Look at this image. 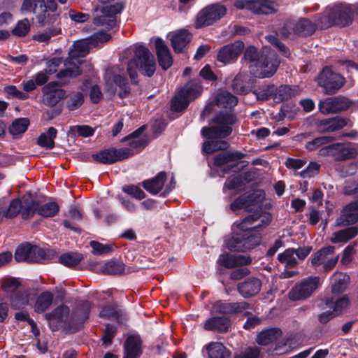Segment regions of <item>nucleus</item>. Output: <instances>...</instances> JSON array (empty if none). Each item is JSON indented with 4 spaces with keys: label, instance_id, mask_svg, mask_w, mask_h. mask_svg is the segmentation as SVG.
Wrapping results in <instances>:
<instances>
[{
    "label": "nucleus",
    "instance_id": "nucleus-35",
    "mask_svg": "<svg viewBox=\"0 0 358 358\" xmlns=\"http://www.w3.org/2000/svg\"><path fill=\"white\" fill-rule=\"evenodd\" d=\"M358 235V225L348 227L333 234L330 238L332 243H348Z\"/></svg>",
    "mask_w": 358,
    "mask_h": 358
},
{
    "label": "nucleus",
    "instance_id": "nucleus-45",
    "mask_svg": "<svg viewBox=\"0 0 358 358\" xmlns=\"http://www.w3.org/2000/svg\"><path fill=\"white\" fill-rule=\"evenodd\" d=\"M45 9H42L41 11L39 12V14L36 15V19L38 24L41 26H46V25H53L55 23H59V16L60 13H53L50 14L48 13L47 8L45 6Z\"/></svg>",
    "mask_w": 358,
    "mask_h": 358
},
{
    "label": "nucleus",
    "instance_id": "nucleus-51",
    "mask_svg": "<svg viewBox=\"0 0 358 358\" xmlns=\"http://www.w3.org/2000/svg\"><path fill=\"white\" fill-rule=\"evenodd\" d=\"M294 248L286 249L283 252L278 255V260L280 263L285 264L287 268H294L298 264V262L294 257Z\"/></svg>",
    "mask_w": 358,
    "mask_h": 358
},
{
    "label": "nucleus",
    "instance_id": "nucleus-40",
    "mask_svg": "<svg viewBox=\"0 0 358 358\" xmlns=\"http://www.w3.org/2000/svg\"><path fill=\"white\" fill-rule=\"evenodd\" d=\"M57 135V130L53 127L48 129L46 132L40 134L37 138V144L48 150H52L55 147V139Z\"/></svg>",
    "mask_w": 358,
    "mask_h": 358
},
{
    "label": "nucleus",
    "instance_id": "nucleus-42",
    "mask_svg": "<svg viewBox=\"0 0 358 358\" xmlns=\"http://www.w3.org/2000/svg\"><path fill=\"white\" fill-rule=\"evenodd\" d=\"M11 308L14 310L22 309L28 303L27 294L22 290H17L8 296Z\"/></svg>",
    "mask_w": 358,
    "mask_h": 358
},
{
    "label": "nucleus",
    "instance_id": "nucleus-27",
    "mask_svg": "<svg viewBox=\"0 0 358 358\" xmlns=\"http://www.w3.org/2000/svg\"><path fill=\"white\" fill-rule=\"evenodd\" d=\"M251 258L242 255H232L228 253L221 254L217 261L220 266L226 268H236L239 266H246L251 264Z\"/></svg>",
    "mask_w": 358,
    "mask_h": 358
},
{
    "label": "nucleus",
    "instance_id": "nucleus-63",
    "mask_svg": "<svg viewBox=\"0 0 358 358\" xmlns=\"http://www.w3.org/2000/svg\"><path fill=\"white\" fill-rule=\"evenodd\" d=\"M111 35L105 31H99L94 33L88 37L91 46L96 47L99 43H105L111 39Z\"/></svg>",
    "mask_w": 358,
    "mask_h": 358
},
{
    "label": "nucleus",
    "instance_id": "nucleus-16",
    "mask_svg": "<svg viewBox=\"0 0 358 358\" xmlns=\"http://www.w3.org/2000/svg\"><path fill=\"white\" fill-rule=\"evenodd\" d=\"M212 308L215 313L224 315H239L246 310L252 308L251 303L245 301L229 302L226 300L216 301Z\"/></svg>",
    "mask_w": 358,
    "mask_h": 358
},
{
    "label": "nucleus",
    "instance_id": "nucleus-24",
    "mask_svg": "<svg viewBox=\"0 0 358 358\" xmlns=\"http://www.w3.org/2000/svg\"><path fill=\"white\" fill-rule=\"evenodd\" d=\"M262 281L256 277H250L237 285L238 292L245 299L256 296L261 290Z\"/></svg>",
    "mask_w": 358,
    "mask_h": 358
},
{
    "label": "nucleus",
    "instance_id": "nucleus-49",
    "mask_svg": "<svg viewBox=\"0 0 358 358\" xmlns=\"http://www.w3.org/2000/svg\"><path fill=\"white\" fill-rule=\"evenodd\" d=\"M45 0H24L21 10L27 13H34L36 15L39 14L42 9H45Z\"/></svg>",
    "mask_w": 358,
    "mask_h": 358
},
{
    "label": "nucleus",
    "instance_id": "nucleus-23",
    "mask_svg": "<svg viewBox=\"0 0 358 358\" xmlns=\"http://www.w3.org/2000/svg\"><path fill=\"white\" fill-rule=\"evenodd\" d=\"M213 157V164L215 167L224 166L229 163L237 162L247 156V154L242 152L240 150H220Z\"/></svg>",
    "mask_w": 358,
    "mask_h": 358
},
{
    "label": "nucleus",
    "instance_id": "nucleus-9",
    "mask_svg": "<svg viewBox=\"0 0 358 358\" xmlns=\"http://www.w3.org/2000/svg\"><path fill=\"white\" fill-rule=\"evenodd\" d=\"M317 82L324 94L333 95L345 85L346 80L343 76L332 71L331 67L325 66L319 73Z\"/></svg>",
    "mask_w": 358,
    "mask_h": 358
},
{
    "label": "nucleus",
    "instance_id": "nucleus-20",
    "mask_svg": "<svg viewBox=\"0 0 358 358\" xmlns=\"http://www.w3.org/2000/svg\"><path fill=\"white\" fill-rule=\"evenodd\" d=\"M69 313V307L62 304L57 306L51 312L45 313L44 317L48 322L50 329L52 331H57L66 324Z\"/></svg>",
    "mask_w": 358,
    "mask_h": 358
},
{
    "label": "nucleus",
    "instance_id": "nucleus-17",
    "mask_svg": "<svg viewBox=\"0 0 358 358\" xmlns=\"http://www.w3.org/2000/svg\"><path fill=\"white\" fill-rule=\"evenodd\" d=\"M244 43L236 41L222 46L217 51L216 59L224 64L235 62L244 50Z\"/></svg>",
    "mask_w": 358,
    "mask_h": 358
},
{
    "label": "nucleus",
    "instance_id": "nucleus-11",
    "mask_svg": "<svg viewBox=\"0 0 358 358\" xmlns=\"http://www.w3.org/2000/svg\"><path fill=\"white\" fill-rule=\"evenodd\" d=\"M134 155V152L127 148L110 147L92 154V157L96 162L110 165L129 159Z\"/></svg>",
    "mask_w": 358,
    "mask_h": 358
},
{
    "label": "nucleus",
    "instance_id": "nucleus-4",
    "mask_svg": "<svg viewBox=\"0 0 358 358\" xmlns=\"http://www.w3.org/2000/svg\"><path fill=\"white\" fill-rule=\"evenodd\" d=\"M91 47L88 38L75 42L73 44V48L69 51V57L64 61V65L67 68L59 71L57 74V78H76L80 75L82 71L80 66L84 62L83 58L90 52Z\"/></svg>",
    "mask_w": 358,
    "mask_h": 358
},
{
    "label": "nucleus",
    "instance_id": "nucleus-26",
    "mask_svg": "<svg viewBox=\"0 0 358 358\" xmlns=\"http://www.w3.org/2000/svg\"><path fill=\"white\" fill-rule=\"evenodd\" d=\"M99 317L105 320L113 319L118 324L126 320L125 312L115 303L102 306Z\"/></svg>",
    "mask_w": 358,
    "mask_h": 358
},
{
    "label": "nucleus",
    "instance_id": "nucleus-36",
    "mask_svg": "<svg viewBox=\"0 0 358 358\" xmlns=\"http://www.w3.org/2000/svg\"><path fill=\"white\" fill-rule=\"evenodd\" d=\"M280 329L274 327L262 331L257 337V343L261 345H268L276 341L281 336Z\"/></svg>",
    "mask_w": 358,
    "mask_h": 358
},
{
    "label": "nucleus",
    "instance_id": "nucleus-50",
    "mask_svg": "<svg viewBox=\"0 0 358 358\" xmlns=\"http://www.w3.org/2000/svg\"><path fill=\"white\" fill-rule=\"evenodd\" d=\"M190 100H188L179 91L171 101V110L176 113L183 112L189 106Z\"/></svg>",
    "mask_w": 358,
    "mask_h": 358
},
{
    "label": "nucleus",
    "instance_id": "nucleus-31",
    "mask_svg": "<svg viewBox=\"0 0 358 358\" xmlns=\"http://www.w3.org/2000/svg\"><path fill=\"white\" fill-rule=\"evenodd\" d=\"M299 93L300 90L298 85H281L276 87L274 101L276 103L285 101L299 95Z\"/></svg>",
    "mask_w": 358,
    "mask_h": 358
},
{
    "label": "nucleus",
    "instance_id": "nucleus-29",
    "mask_svg": "<svg viewBox=\"0 0 358 358\" xmlns=\"http://www.w3.org/2000/svg\"><path fill=\"white\" fill-rule=\"evenodd\" d=\"M231 320L225 316H215L208 319L204 324L207 331H215L219 333L227 332L231 327Z\"/></svg>",
    "mask_w": 358,
    "mask_h": 358
},
{
    "label": "nucleus",
    "instance_id": "nucleus-55",
    "mask_svg": "<svg viewBox=\"0 0 358 358\" xmlns=\"http://www.w3.org/2000/svg\"><path fill=\"white\" fill-rule=\"evenodd\" d=\"M117 333V327L113 324L108 323L105 326L101 341L103 345L109 346L112 345L113 339Z\"/></svg>",
    "mask_w": 358,
    "mask_h": 358
},
{
    "label": "nucleus",
    "instance_id": "nucleus-5",
    "mask_svg": "<svg viewBox=\"0 0 358 358\" xmlns=\"http://www.w3.org/2000/svg\"><path fill=\"white\" fill-rule=\"evenodd\" d=\"M57 257L56 251L49 248H41L29 242L20 244L14 254L17 262L47 264Z\"/></svg>",
    "mask_w": 358,
    "mask_h": 358
},
{
    "label": "nucleus",
    "instance_id": "nucleus-62",
    "mask_svg": "<svg viewBox=\"0 0 358 358\" xmlns=\"http://www.w3.org/2000/svg\"><path fill=\"white\" fill-rule=\"evenodd\" d=\"M84 100V94L81 92H77L69 97L66 105V108L70 111L75 110L83 104Z\"/></svg>",
    "mask_w": 358,
    "mask_h": 358
},
{
    "label": "nucleus",
    "instance_id": "nucleus-12",
    "mask_svg": "<svg viewBox=\"0 0 358 358\" xmlns=\"http://www.w3.org/2000/svg\"><path fill=\"white\" fill-rule=\"evenodd\" d=\"M353 103L354 101L349 98L338 95L320 100L318 107L322 114H338L348 110Z\"/></svg>",
    "mask_w": 358,
    "mask_h": 358
},
{
    "label": "nucleus",
    "instance_id": "nucleus-54",
    "mask_svg": "<svg viewBox=\"0 0 358 358\" xmlns=\"http://www.w3.org/2000/svg\"><path fill=\"white\" fill-rule=\"evenodd\" d=\"M296 30V21L292 20H286L281 29L280 34L283 39L295 40L297 38Z\"/></svg>",
    "mask_w": 358,
    "mask_h": 358
},
{
    "label": "nucleus",
    "instance_id": "nucleus-18",
    "mask_svg": "<svg viewBox=\"0 0 358 358\" xmlns=\"http://www.w3.org/2000/svg\"><path fill=\"white\" fill-rule=\"evenodd\" d=\"M352 122L348 117L335 116L332 117L318 120L315 121L314 125L316 131L320 134L331 133L339 131Z\"/></svg>",
    "mask_w": 358,
    "mask_h": 358
},
{
    "label": "nucleus",
    "instance_id": "nucleus-13",
    "mask_svg": "<svg viewBox=\"0 0 358 358\" xmlns=\"http://www.w3.org/2000/svg\"><path fill=\"white\" fill-rule=\"evenodd\" d=\"M320 284L319 276H310L296 285L289 292V297L292 301L306 299L317 289Z\"/></svg>",
    "mask_w": 358,
    "mask_h": 358
},
{
    "label": "nucleus",
    "instance_id": "nucleus-39",
    "mask_svg": "<svg viewBox=\"0 0 358 358\" xmlns=\"http://www.w3.org/2000/svg\"><path fill=\"white\" fill-rule=\"evenodd\" d=\"M40 205L38 200L31 198H22V208L21 210V217L24 220L31 219L36 213H38V207Z\"/></svg>",
    "mask_w": 358,
    "mask_h": 358
},
{
    "label": "nucleus",
    "instance_id": "nucleus-32",
    "mask_svg": "<svg viewBox=\"0 0 358 358\" xmlns=\"http://www.w3.org/2000/svg\"><path fill=\"white\" fill-rule=\"evenodd\" d=\"M203 91L201 82L197 80H191L187 82L179 92L190 101L198 98Z\"/></svg>",
    "mask_w": 358,
    "mask_h": 358
},
{
    "label": "nucleus",
    "instance_id": "nucleus-8",
    "mask_svg": "<svg viewBox=\"0 0 358 358\" xmlns=\"http://www.w3.org/2000/svg\"><path fill=\"white\" fill-rule=\"evenodd\" d=\"M132 61L142 76L151 78L155 74L157 67L155 57L144 45L135 46Z\"/></svg>",
    "mask_w": 358,
    "mask_h": 358
},
{
    "label": "nucleus",
    "instance_id": "nucleus-56",
    "mask_svg": "<svg viewBox=\"0 0 358 358\" xmlns=\"http://www.w3.org/2000/svg\"><path fill=\"white\" fill-rule=\"evenodd\" d=\"M231 87L234 92L237 94H247L251 91L249 84L245 82L239 75L234 78Z\"/></svg>",
    "mask_w": 358,
    "mask_h": 358
},
{
    "label": "nucleus",
    "instance_id": "nucleus-2",
    "mask_svg": "<svg viewBox=\"0 0 358 358\" xmlns=\"http://www.w3.org/2000/svg\"><path fill=\"white\" fill-rule=\"evenodd\" d=\"M238 122L234 110H220L208 120L211 126L203 127L201 135L206 138L202 143L203 155H212L218 150H227L230 143L225 139L233 132V126Z\"/></svg>",
    "mask_w": 358,
    "mask_h": 358
},
{
    "label": "nucleus",
    "instance_id": "nucleus-44",
    "mask_svg": "<svg viewBox=\"0 0 358 358\" xmlns=\"http://www.w3.org/2000/svg\"><path fill=\"white\" fill-rule=\"evenodd\" d=\"M350 301L346 296L338 299L336 301H334V299L332 297L326 299V305L328 307H332V311L336 315V316L341 315L343 311L348 307Z\"/></svg>",
    "mask_w": 358,
    "mask_h": 358
},
{
    "label": "nucleus",
    "instance_id": "nucleus-19",
    "mask_svg": "<svg viewBox=\"0 0 358 358\" xmlns=\"http://www.w3.org/2000/svg\"><path fill=\"white\" fill-rule=\"evenodd\" d=\"M44 96V104L47 106L54 107L62 99L66 98V91L61 87L57 81H52L45 85L42 88Z\"/></svg>",
    "mask_w": 358,
    "mask_h": 358
},
{
    "label": "nucleus",
    "instance_id": "nucleus-57",
    "mask_svg": "<svg viewBox=\"0 0 358 358\" xmlns=\"http://www.w3.org/2000/svg\"><path fill=\"white\" fill-rule=\"evenodd\" d=\"M3 92L6 99H17L19 100H26L29 98V95L19 90L15 85H10L3 87Z\"/></svg>",
    "mask_w": 358,
    "mask_h": 358
},
{
    "label": "nucleus",
    "instance_id": "nucleus-60",
    "mask_svg": "<svg viewBox=\"0 0 358 358\" xmlns=\"http://www.w3.org/2000/svg\"><path fill=\"white\" fill-rule=\"evenodd\" d=\"M2 290L6 293L12 294L18 290L20 282L15 278L6 277L1 280Z\"/></svg>",
    "mask_w": 358,
    "mask_h": 358
},
{
    "label": "nucleus",
    "instance_id": "nucleus-33",
    "mask_svg": "<svg viewBox=\"0 0 358 358\" xmlns=\"http://www.w3.org/2000/svg\"><path fill=\"white\" fill-rule=\"evenodd\" d=\"M215 104L224 110H234L238 103V98L227 91H222L216 94L214 99Z\"/></svg>",
    "mask_w": 358,
    "mask_h": 358
},
{
    "label": "nucleus",
    "instance_id": "nucleus-30",
    "mask_svg": "<svg viewBox=\"0 0 358 358\" xmlns=\"http://www.w3.org/2000/svg\"><path fill=\"white\" fill-rule=\"evenodd\" d=\"M203 352L207 358H229L231 351L220 342H211L205 345Z\"/></svg>",
    "mask_w": 358,
    "mask_h": 358
},
{
    "label": "nucleus",
    "instance_id": "nucleus-7",
    "mask_svg": "<svg viewBox=\"0 0 358 358\" xmlns=\"http://www.w3.org/2000/svg\"><path fill=\"white\" fill-rule=\"evenodd\" d=\"M92 302L88 300L80 301L73 310L69 320L65 326L66 334H76L80 331L90 318Z\"/></svg>",
    "mask_w": 358,
    "mask_h": 358
},
{
    "label": "nucleus",
    "instance_id": "nucleus-41",
    "mask_svg": "<svg viewBox=\"0 0 358 358\" xmlns=\"http://www.w3.org/2000/svg\"><path fill=\"white\" fill-rule=\"evenodd\" d=\"M30 124L29 120L26 117L15 119L8 127L9 133L13 138L19 139L27 130Z\"/></svg>",
    "mask_w": 358,
    "mask_h": 358
},
{
    "label": "nucleus",
    "instance_id": "nucleus-64",
    "mask_svg": "<svg viewBox=\"0 0 358 358\" xmlns=\"http://www.w3.org/2000/svg\"><path fill=\"white\" fill-rule=\"evenodd\" d=\"M61 33V29L55 27L48 28L45 32L35 34L33 39L38 42H48L52 36Z\"/></svg>",
    "mask_w": 358,
    "mask_h": 358
},
{
    "label": "nucleus",
    "instance_id": "nucleus-38",
    "mask_svg": "<svg viewBox=\"0 0 358 358\" xmlns=\"http://www.w3.org/2000/svg\"><path fill=\"white\" fill-rule=\"evenodd\" d=\"M317 29V24L308 18H300L296 21V36L308 37L312 36Z\"/></svg>",
    "mask_w": 358,
    "mask_h": 358
},
{
    "label": "nucleus",
    "instance_id": "nucleus-59",
    "mask_svg": "<svg viewBox=\"0 0 358 358\" xmlns=\"http://www.w3.org/2000/svg\"><path fill=\"white\" fill-rule=\"evenodd\" d=\"M243 195V201L245 203V211L248 213H251L252 214L257 208H262L261 206H258L255 210L253 207H255L259 201L260 194H258L256 192L248 194V195Z\"/></svg>",
    "mask_w": 358,
    "mask_h": 358
},
{
    "label": "nucleus",
    "instance_id": "nucleus-37",
    "mask_svg": "<svg viewBox=\"0 0 358 358\" xmlns=\"http://www.w3.org/2000/svg\"><path fill=\"white\" fill-rule=\"evenodd\" d=\"M54 299L53 294L50 291L42 292L36 298L34 305V310L36 313H43L52 305Z\"/></svg>",
    "mask_w": 358,
    "mask_h": 358
},
{
    "label": "nucleus",
    "instance_id": "nucleus-25",
    "mask_svg": "<svg viewBox=\"0 0 358 358\" xmlns=\"http://www.w3.org/2000/svg\"><path fill=\"white\" fill-rule=\"evenodd\" d=\"M142 343L138 334L129 336L124 342L123 358H139L143 354Z\"/></svg>",
    "mask_w": 358,
    "mask_h": 358
},
{
    "label": "nucleus",
    "instance_id": "nucleus-22",
    "mask_svg": "<svg viewBox=\"0 0 358 358\" xmlns=\"http://www.w3.org/2000/svg\"><path fill=\"white\" fill-rule=\"evenodd\" d=\"M155 47L158 64L163 70L166 71L173 64L170 49L164 40L159 37L155 39Z\"/></svg>",
    "mask_w": 358,
    "mask_h": 358
},
{
    "label": "nucleus",
    "instance_id": "nucleus-1",
    "mask_svg": "<svg viewBox=\"0 0 358 358\" xmlns=\"http://www.w3.org/2000/svg\"><path fill=\"white\" fill-rule=\"evenodd\" d=\"M264 213L262 208H257L252 214L236 221L232 227L231 236L224 240L227 248L231 252H246L259 246L262 240L261 231L271 222V218L260 220Z\"/></svg>",
    "mask_w": 358,
    "mask_h": 358
},
{
    "label": "nucleus",
    "instance_id": "nucleus-6",
    "mask_svg": "<svg viewBox=\"0 0 358 358\" xmlns=\"http://www.w3.org/2000/svg\"><path fill=\"white\" fill-rule=\"evenodd\" d=\"M241 60L255 63V66L260 69L258 75L255 76L262 78H271L275 74L278 67L277 61H272L267 57H260L257 48L253 45L248 46L245 50Z\"/></svg>",
    "mask_w": 358,
    "mask_h": 358
},
{
    "label": "nucleus",
    "instance_id": "nucleus-48",
    "mask_svg": "<svg viewBox=\"0 0 358 358\" xmlns=\"http://www.w3.org/2000/svg\"><path fill=\"white\" fill-rule=\"evenodd\" d=\"M257 100L266 101L270 99L274 100L276 93V86L274 84H269L252 91Z\"/></svg>",
    "mask_w": 358,
    "mask_h": 358
},
{
    "label": "nucleus",
    "instance_id": "nucleus-43",
    "mask_svg": "<svg viewBox=\"0 0 358 358\" xmlns=\"http://www.w3.org/2000/svg\"><path fill=\"white\" fill-rule=\"evenodd\" d=\"M113 81L119 87L117 96L120 99H124L130 95L131 88L128 80L124 76L115 74L113 76Z\"/></svg>",
    "mask_w": 358,
    "mask_h": 358
},
{
    "label": "nucleus",
    "instance_id": "nucleus-34",
    "mask_svg": "<svg viewBox=\"0 0 358 358\" xmlns=\"http://www.w3.org/2000/svg\"><path fill=\"white\" fill-rule=\"evenodd\" d=\"M191 41V36L188 31L180 30L175 34L171 38V46L176 53H180Z\"/></svg>",
    "mask_w": 358,
    "mask_h": 358
},
{
    "label": "nucleus",
    "instance_id": "nucleus-61",
    "mask_svg": "<svg viewBox=\"0 0 358 358\" xmlns=\"http://www.w3.org/2000/svg\"><path fill=\"white\" fill-rule=\"evenodd\" d=\"M103 269L108 274L120 275L124 273L125 265L121 262L111 260L105 264Z\"/></svg>",
    "mask_w": 358,
    "mask_h": 358
},
{
    "label": "nucleus",
    "instance_id": "nucleus-58",
    "mask_svg": "<svg viewBox=\"0 0 358 358\" xmlns=\"http://www.w3.org/2000/svg\"><path fill=\"white\" fill-rule=\"evenodd\" d=\"M335 140L336 138L331 136L317 137L313 139L312 141H308L305 145V148L308 151H313L318 148L319 147L328 144L329 143L334 141Z\"/></svg>",
    "mask_w": 358,
    "mask_h": 358
},
{
    "label": "nucleus",
    "instance_id": "nucleus-15",
    "mask_svg": "<svg viewBox=\"0 0 358 358\" xmlns=\"http://www.w3.org/2000/svg\"><path fill=\"white\" fill-rule=\"evenodd\" d=\"M235 6L238 9H246L255 14L269 15L277 12V4L270 0L238 1Z\"/></svg>",
    "mask_w": 358,
    "mask_h": 358
},
{
    "label": "nucleus",
    "instance_id": "nucleus-46",
    "mask_svg": "<svg viewBox=\"0 0 358 358\" xmlns=\"http://www.w3.org/2000/svg\"><path fill=\"white\" fill-rule=\"evenodd\" d=\"M335 248L332 245L323 247L315 252L311 259V264L313 267H317L323 264L329 255L334 253Z\"/></svg>",
    "mask_w": 358,
    "mask_h": 358
},
{
    "label": "nucleus",
    "instance_id": "nucleus-53",
    "mask_svg": "<svg viewBox=\"0 0 358 358\" xmlns=\"http://www.w3.org/2000/svg\"><path fill=\"white\" fill-rule=\"evenodd\" d=\"M59 211V206L55 201L45 203L38 206V214L43 217H52Z\"/></svg>",
    "mask_w": 358,
    "mask_h": 358
},
{
    "label": "nucleus",
    "instance_id": "nucleus-3",
    "mask_svg": "<svg viewBox=\"0 0 358 358\" xmlns=\"http://www.w3.org/2000/svg\"><path fill=\"white\" fill-rule=\"evenodd\" d=\"M316 21L321 29L333 26L348 27L352 24V9L350 6L339 3L330 8L323 13L317 15Z\"/></svg>",
    "mask_w": 358,
    "mask_h": 358
},
{
    "label": "nucleus",
    "instance_id": "nucleus-28",
    "mask_svg": "<svg viewBox=\"0 0 358 358\" xmlns=\"http://www.w3.org/2000/svg\"><path fill=\"white\" fill-rule=\"evenodd\" d=\"M166 179L167 173L160 171L152 178L143 180L142 187L151 194L156 195L162 190Z\"/></svg>",
    "mask_w": 358,
    "mask_h": 358
},
{
    "label": "nucleus",
    "instance_id": "nucleus-52",
    "mask_svg": "<svg viewBox=\"0 0 358 358\" xmlns=\"http://www.w3.org/2000/svg\"><path fill=\"white\" fill-rule=\"evenodd\" d=\"M22 201L20 198H15L10 201L8 207L3 211V216L7 219H13L21 214Z\"/></svg>",
    "mask_w": 358,
    "mask_h": 358
},
{
    "label": "nucleus",
    "instance_id": "nucleus-14",
    "mask_svg": "<svg viewBox=\"0 0 358 358\" xmlns=\"http://www.w3.org/2000/svg\"><path fill=\"white\" fill-rule=\"evenodd\" d=\"M320 154L328 152L336 162L352 159L358 155L357 149L350 145L336 143L329 145L320 150Z\"/></svg>",
    "mask_w": 358,
    "mask_h": 358
},
{
    "label": "nucleus",
    "instance_id": "nucleus-10",
    "mask_svg": "<svg viewBox=\"0 0 358 358\" xmlns=\"http://www.w3.org/2000/svg\"><path fill=\"white\" fill-rule=\"evenodd\" d=\"M227 9L220 3H212L200 10L196 15L194 27L199 29L213 25L226 15Z\"/></svg>",
    "mask_w": 358,
    "mask_h": 358
},
{
    "label": "nucleus",
    "instance_id": "nucleus-47",
    "mask_svg": "<svg viewBox=\"0 0 358 358\" xmlns=\"http://www.w3.org/2000/svg\"><path fill=\"white\" fill-rule=\"evenodd\" d=\"M83 257L78 252H69L62 254L58 259L59 263L67 266L73 267L80 263Z\"/></svg>",
    "mask_w": 358,
    "mask_h": 358
},
{
    "label": "nucleus",
    "instance_id": "nucleus-21",
    "mask_svg": "<svg viewBox=\"0 0 358 358\" xmlns=\"http://www.w3.org/2000/svg\"><path fill=\"white\" fill-rule=\"evenodd\" d=\"M341 215L336 220V227L352 226L358 222V199L343 206Z\"/></svg>",
    "mask_w": 358,
    "mask_h": 358
}]
</instances>
